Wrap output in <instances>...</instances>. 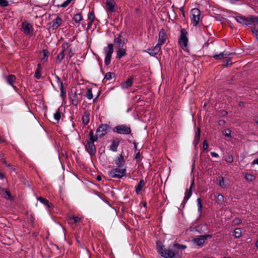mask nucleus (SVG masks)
I'll return each mask as SVG.
<instances>
[{
	"mask_svg": "<svg viewBox=\"0 0 258 258\" xmlns=\"http://www.w3.org/2000/svg\"><path fill=\"white\" fill-rule=\"evenodd\" d=\"M238 23L245 25H249L252 24H258V16H250L246 17L243 16H236L234 17Z\"/></svg>",
	"mask_w": 258,
	"mask_h": 258,
	"instance_id": "obj_1",
	"label": "nucleus"
},
{
	"mask_svg": "<svg viewBox=\"0 0 258 258\" xmlns=\"http://www.w3.org/2000/svg\"><path fill=\"white\" fill-rule=\"evenodd\" d=\"M126 174L125 168L121 169L120 168H113L110 170L108 172V175L111 178H121Z\"/></svg>",
	"mask_w": 258,
	"mask_h": 258,
	"instance_id": "obj_2",
	"label": "nucleus"
},
{
	"mask_svg": "<svg viewBox=\"0 0 258 258\" xmlns=\"http://www.w3.org/2000/svg\"><path fill=\"white\" fill-rule=\"evenodd\" d=\"M113 132L118 134L129 135L131 133V128L124 124L118 125L112 128Z\"/></svg>",
	"mask_w": 258,
	"mask_h": 258,
	"instance_id": "obj_3",
	"label": "nucleus"
},
{
	"mask_svg": "<svg viewBox=\"0 0 258 258\" xmlns=\"http://www.w3.org/2000/svg\"><path fill=\"white\" fill-rule=\"evenodd\" d=\"M187 32L186 30L184 29H181L180 35L178 39V43L182 49H184L187 47L188 38L187 37Z\"/></svg>",
	"mask_w": 258,
	"mask_h": 258,
	"instance_id": "obj_4",
	"label": "nucleus"
},
{
	"mask_svg": "<svg viewBox=\"0 0 258 258\" xmlns=\"http://www.w3.org/2000/svg\"><path fill=\"white\" fill-rule=\"evenodd\" d=\"M182 251H180V254L179 252H176V250L173 251L171 249H164L163 252H161V255L165 258H181Z\"/></svg>",
	"mask_w": 258,
	"mask_h": 258,
	"instance_id": "obj_5",
	"label": "nucleus"
},
{
	"mask_svg": "<svg viewBox=\"0 0 258 258\" xmlns=\"http://www.w3.org/2000/svg\"><path fill=\"white\" fill-rule=\"evenodd\" d=\"M191 14L192 16L191 18V23L194 26H196L200 22L201 11L199 9L194 8L191 10Z\"/></svg>",
	"mask_w": 258,
	"mask_h": 258,
	"instance_id": "obj_6",
	"label": "nucleus"
},
{
	"mask_svg": "<svg viewBox=\"0 0 258 258\" xmlns=\"http://www.w3.org/2000/svg\"><path fill=\"white\" fill-rule=\"evenodd\" d=\"M105 58L104 63L106 66H108L110 63L112 54L113 52V44L111 43L108 45V46L105 48Z\"/></svg>",
	"mask_w": 258,
	"mask_h": 258,
	"instance_id": "obj_7",
	"label": "nucleus"
},
{
	"mask_svg": "<svg viewBox=\"0 0 258 258\" xmlns=\"http://www.w3.org/2000/svg\"><path fill=\"white\" fill-rule=\"evenodd\" d=\"M110 128V126L107 124H101L97 128L96 134L98 135L99 138H101L107 134Z\"/></svg>",
	"mask_w": 258,
	"mask_h": 258,
	"instance_id": "obj_8",
	"label": "nucleus"
},
{
	"mask_svg": "<svg viewBox=\"0 0 258 258\" xmlns=\"http://www.w3.org/2000/svg\"><path fill=\"white\" fill-rule=\"evenodd\" d=\"M124 33L121 32L117 37L114 39V42L116 44L117 47H123L126 43L127 40L123 36Z\"/></svg>",
	"mask_w": 258,
	"mask_h": 258,
	"instance_id": "obj_9",
	"label": "nucleus"
},
{
	"mask_svg": "<svg viewBox=\"0 0 258 258\" xmlns=\"http://www.w3.org/2000/svg\"><path fill=\"white\" fill-rule=\"evenodd\" d=\"M85 149L90 156H94L96 152V147L94 143L87 141V144L85 145Z\"/></svg>",
	"mask_w": 258,
	"mask_h": 258,
	"instance_id": "obj_10",
	"label": "nucleus"
},
{
	"mask_svg": "<svg viewBox=\"0 0 258 258\" xmlns=\"http://www.w3.org/2000/svg\"><path fill=\"white\" fill-rule=\"evenodd\" d=\"M24 33L26 35H31L33 33V29L32 26L27 22H24L22 24Z\"/></svg>",
	"mask_w": 258,
	"mask_h": 258,
	"instance_id": "obj_11",
	"label": "nucleus"
},
{
	"mask_svg": "<svg viewBox=\"0 0 258 258\" xmlns=\"http://www.w3.org/2000/svg\"><path fill=\"white\" fill-rule=\"evenodd\" d=\"M167 38L165 31L164 29H162L159 33L158 43L157 45H159L160 47L163 45Z\"/></svg>",
	"mask_w": 258,
	"mask_h": 258,
	"instance_id": "obj_12",
	"label": "nucleus"
},
{
	"mask_svg": "<svg viewBox=\"0 0 258 258\" xmlns=\"http://www.w3.org/2000/svg\"><path fill=\"white\" fill-rule=\"evenodd\" d=\"M62 19L57 16V18L53 20L51 23L49 24V28H52L53 30L57 29L62 24Z\"/></svg>",
	"mask_w": 258,
	"mask_h": 258,
	"instance_id": "obj_13",
	"label": "nucleus"
},
{
	"mask_svg": "<svg viewBox=\"0 0 258 258\" xmlns=\"http://www.w3.org/2000/svg\"><path fill=\"white\" fill-rule=\"evenodd\" d=\"M125 162L124 156L122 155V153L119 155V157H118L115 160V163L117 167L118 168L123 167L125 165Z\"/></svg>",
	"mask_w": 258,
	"mask_h": 258,
	"instance_id": "obj_14",
	"label": "nucleus"
},
{
	"mask_svg": "<svg viewBox=\"0 0 258 258\" xmlns=\"http://www.w3.org/2000/svg\"><path fill=\"white\" fill-rule=\"evenodd\" d=\"M0 194L3 198L7 200L12 199V196L10 191L6 188H1Z\"/></svg>",
	"mask_w": 258,
	"mask_h": 258,
	"instance_id": "obj_15",
	"label": "nucleus"
},
{
	"mask_svg": "<svg viewBox=\"0 0 258 258\" xmlns=\"http://www.w3.org/2000/svg\"><path fill=\"white\" fill-rule=\"evenodd\" d=\"M160 49L161 47H160L159 45H156L154 48H148L146 52L149 53L151 56H155L159 52Z\"/></svg>",
	"mask_w": 258,
	"mask_h": 258,
	"instance_id": "obj_16",
	"label": "nucleus"
},
{
	"mask_svg": "<svg viewBox=\"0 0 258 258\" xmlns=\"http://www.w3.org/2000/svg\"><path fill=\"white\" fill-rule=\"evenodd\" d=\"M120 143V140L116 138L112 141V143L109 147L110 150L113 152H116L117 147Z\"/></svg>",
	"mask_w": 258,
	"mask_h": 258,
	"instance_id": "obj_17",
	"label": "nucleus"
},
{
	"mask_svg": "<svg viewBox=\"0 0 258 258\" xmlns=\"http://www.w3.org/2000/svg\"><path fill=\"white\" fill-rule=\"evenodd\" d=\"M106 7L107 9L110 12H113L115 11V3L113 0H107L106 1Z\"/></svg>",
	"mask_w": 258,
	"mask_h": 258,
	"instance_id": "obj_18",
	"label": "nucleus"
},
{
	"mask_svg": "<svg viewBox=\"0 0 258 258\" xmlns=\"http://www.w3.org/2000/svg\"><path fill=\"white\" fill-rule=\"evenodd\" d=\"M192 242L199 247H203L205 243L204 239L201 237V235L199 237L194 238Z\"/></svg>",
	"mask_w": 258,
	"mask_h": 258,
	"instance_id": "obj_19",
	"label": "nucleus"
},
{
	"mask_svg": "<svg viewBox=\"0 0 258 258\" xmlns=\"http://www.w3.org/2000/svg\"><path fill=\"white\" fill-rule=\"evenodd\" d=\"M37 200L45 205L48 208H52L53 207V204L50 203L46 199L43 198L42 197H39L37 198Z\"/></svg>",
	"mask_w": 258,
	"mask_h": 258,
	"instance_id": "obj_20",
	"label": "nucleus"
},
{
	"mask_svg": "<svg viewBox=\"0 0 258 258\" xmlns=\"http://www.w3.org/2000/svg\"><path fill=\"white\" fill-rule=\"evenodd\" d=\"M133 81H134V78L132 77H130L125 82L121 83V87L122 88L125 89V88H128V87H131L133 85Z\"/></svg>",
	"mask_w": 258,
	"mask_h": 258,
	"instance_id": "obj_21",
	"label": "nucleus"
},
{
	"mask_svg": "<svg viewBox=\"0 0 258 258\" xmlns=\"http://www.w3.org/2000/svg\"><path fill=\"white\" fill-rule=\"evenodd\" d=\"M201 137V129L199 127H197V132L195 133V139L194 141V144H195V147H197L200 140Z\"/></svg>",
	"mask_w": 258,
	"mask_h": 258,
	"instance_id": "obj_22",
	"label": "nucleus"
},
{
	"mask_svg": "<svg viewBox=\"0 0 258 258\" xmlns=\"http://www.w3.org/2000/svg\"><path fill=\"white\" fill-rule=\"evenodd\" d=\"M118 50L116 51L117 58L120 59L122 57L126 55V50L123 48V47H117Z\"/></svg>",
	"mask_w": 258,
	"mask_h": 258,
	"instance_id": "obj_23",
	"label": "nucleus"
},
{
	"mask_svg": "<svg viewBox=\"0 0 258 258\" xmlns=\"http://www.w3.org/2000/svg\"><path fill=\"white\" fill-rule=\"evenodd\" d=\"M62 47L63 48V50L57 56L56 61L58 63H60L64 57V51L66 50V48L64 44L62 45Z\"/></svg>",
	"mask_w": 258,
	"mask_h": 258,
	"instance_id": "obj_24",
	"label": "nucleus"
},
{
	"mask_svg": "<svg viewBox=\"0 0 258 258\" xmlns=\"http://www.w3.org/2000/svg\"><path fill=\"white\" fill-rule=\"evenodd\" d=\"M89 141H88L89 142L91 143H94V142H96L97 141L98 138L99 137L98 135L97 134L95 136H94L93 131L92 130H91L89 133Z\"/></svg>",
	"mask_w": 258,
	"mask_h": 258,
	"instance_id": "obj_25",
	"label": "nucleus"
},
{
	"mask_svg": "<svg viewBox=\"0 0 258 258\" xmlns=\"http://www.w3.org/2000/svg\"><path fill=\"white\" fill-rule=\"evenodd\" d=\"M90 120V114L89 112L85 111L84 115L83 116L82 121L84 125H87Z\"/></svg>",
	"mask_w": 258,
	"mask_h": 258,
	"instance_id": "obj_26",
	"label": "nucleus"
},
{
	"mask_svg": "<svg viewBox=\"0 0 258 258\" xmlns=\"http://www.w3.org/2000/svg\"><path fill=\"white\" fill-rule=\"evenodd\" d=\"M41 64L38 63L37 65V68L35 72L34 77L37 79H39L41 76Z\"/></svg>",
	"mask_w": 258,
	"mask_h": 258,
	"instance_id": "obj_27",
	"label": "nucleus"
},
{
	"mask_svg": "<svg viewBox=\"0 0 258 258\" xmlns=\"http://www.w3.org/2000/svg\"><path fill=\"white\" fill-rule=\"evenodd\" d=\"M16 79V77L13 75H11L7 77V82L11 86H12L13 87H14L13 84L15 82Z\"/></svg>",
	"mask_w": 258,
	"mask_h": 258,
	"instance_id": "obj_28",
	"label": "nucleus"
},
{
	"mask_svg": "<svg viewBox=\"0 0 258 258\" xmlns=\"http://www.w3.org/2000/svg\"><path fill=\"white\" fill-rule=\"evenodd\" d=\"M145 182L144 180L143 179H141L140 182L138 184V185L136 187V193L139 194V192L142 189V188L144 187V186L145 185Z\"/></svg>",
	"mask_w": 258,
	"mask_h": 258,
	"instance_id": "obj_29",
	"label": "nucleus"
},
{
	"mask_svg": "<svg viewBox=\"0 0 258 258\" xmlns=\"http://www.w3.org/2000/svg\"><path fill=\"white\" fill-rule=\"evenodd\" d=\"M192 195V191L191 190H186V192L185 193V197L184 198L183 202L182 203V205H183V206H184L186 202L187 201V200L189 199V198L190 197V196Z\"/></svg>",
	"mask_w": 258,
	"mask_h": 258,
	"instance_id": "obj_30",
	"label": "nucleus"
},
{
	"mask_svg": "<svg viewBox=\"0 0 258 258\" xmlns=\"http://www.w3.org/2000/svg\"><path fill=\"white\" fill-rule=\"evenodd\" d=\"M83 20V17L80 13L76 14L73 17V20L77 23H80Z\"/></svg>",
	"mask_w": 258,
	"mask_h": 258,
	"instance_id": "obj_31",
	"label": "nucleus"
},
{
	"mask_svg": "<svg viewBox=\"0 0 258 258\" xmlns=\"http://www.w3.org/2000/svg\"><path fill=\"white\" fill-rule=\"evenodd\" d=\"M233 235L236 238H240L242 235L241 229L239 228H237L235 229L233 231Z\"/></svg>",
	"mask_w": 258,
	"mask_h": 258,
	"instance_id": "obj_32",
	"label": "nucleus"
},
{
	"mask_svg": "<svg viewBox=\"0 0 258 258\" xmlns=\"http://www.w3.org/2000/svg\"><path fill=\"white\" fill-rule=\"evenodd\" d=\"M227 55H228L227 53H224L223 52L219 54H215L213 57L215 59H222L224 58L227 57Z\"/></svg>",
	"mask_w": 258,
	"mask_h": 258,
	"instance_id": "obj_33",
	"label": "nucleus"
},
{
	"mask_svg": "<svg viewBox=\"0 0 258 258\" xmlns=\"http://www.w3.org/2000/svg\"><path fill=\"white\" fill-rule=\"evenodd\" d=\"M42 53L43 54V57L41 58V60L46 62L47 60L49 53L47 49H43L42 51Z\"/></svg>",
	"mask_w": 258,
	"mask_h": 258,
	"instance_id": "obj_34",
	"label": "nucleus"
},
{
	"mask_svg": "<svg viewBox=\"0 0 258 258\" xmlns=\"http://www.w3.org/2000/svg\"><path fill=\"white\" fill-rule=\"evenodd\" d=\"M60 96L62 99L66 97V89L64 88L63 83L61 82L60 85Z\"/></svg>",
	"mask_w": 258,
	"mask_h": 258,
	"instance_id": "obj_35",
	"label": "nucleus"
},
{
	"mask_svg": "<svg viewBox=\"0 0 258 258\" xmlns=\"http://www.w3.org/2000/svg\"><path fill=\"white\" fill-rule=\"evenodd\" d=\"M156 245L157 247L158 251L161 254V252H163V247L164 246L162 243V242L159 240L157 241Z\"/></svg>",
	"mask_w": 258,
	"mask_h": 258,
	"instance_id": "obj_36",
	"label": "nucleus"
},
{
	"mask_svg": "<svg viewBox=\"0 0 258 258\" xmlns=\"http://www.w3.org/2000/svg\"><path fill=\"white\" fill-rule=\"evenodd\" d=\"M217 180L219 181V184L222 188L226 187V185L224 182L225 179L223 176H218Z\"/></svg>",
	"mask_w": 258,
	"mask_h": 258,
	"instance_id": "obj_37",
	"label": "nucleus"
},
{
	"mask_svg": "<svg viewBox=\"0 0 258 258\" xmlns=\"http://www.w3.org/2000/svg\"><path fill=\"white\" fill-rule=\"evenodd\" d=\"M209 157L208 155L204 153V151H202L200 157V160L202 161H206L207 160H209Z\"/></svg>",
	"mask_w": 258,
	"mask_h": 258,
	"instance_id": "obj_38",
	"label": "nucleus"
},
{
	"mask_svg": "<svg viewBox=\"0 0 258 258\" xmlns=\"http://www.w3.org/2000/svg\"><path fill=\"white\" fill-rule=\"evenodd\" d=\"M244 177L248 181H252L255 179L254 176L249 173H245Z\"/></svg>",
	"mask_w": 258,
	"mask_h": 258,
	"instance_id": "obj_39",
	"label": "nucleus"
},
{
	"mask_svg": "<svg viewBox=\"0 0 258 258\" xmlns=\"http://www.w3.org/2000/svg\"><path fill=\"white\" fill-rule=\"evenodd\" d=\"M88 19L89 21H91L92 22L94 21L95 19V16L93 10H92V11L89 12L88 16Z\"/></svg>",
	"mask_w": 258,
	"mask_h": 258,
	"instance_id": "obj_40",
	"label": "nucleus"
},
{
	"mask_svg": "<svg viewBox=\"0 0 258 258\" xmlns=\"http://www.w3.org/2000/svg\"><path fill=\"white\" fill-rule=\"evenodd\" d=\"M115 74L114 73L112 72H108L107 73L105 76H104V79L106 80H110L112 78L115 77Z\"/></svg>",
	"mask_w": 258,
	"mask_h": 258,
	"instance_id": "obj_41",
	"label": "nucleus"
},
{
	"mask_svg": "<svg viewBox=\"0 0 258 258\" xmlns=\"http://www.w3.org/2000/svg\"><path fill=\"white\" fill-rule=\"evenodd\" d=\"M198 202V212L201 214L202 212L203 205H202V201L201 198H198L197 199Z\"/></svg>",
	"mask_w": 258,
	"mask_h": 258,
	"instance_id": "obj_42",
	"label": "nucleus"
},
{
	"mask_svg": "<svg viewBox=\"0 0 258 258\" xmlns=\"http://www.w3.org/2000/svg\"><path fill=\"white\" fill-rule=\"evenodd\" d=\"M86 97L88 99H91L93 98V94L91 88H88L86 91Z\"/></svg>",
	"mask_w": 258,
	"mask_h": 258,
	"instance_id": "obj_43",
	"label": "nucleus"
},
{
	"mask_svg": "<svg viewBox=\"0 0 258 258\" xmlns=\"http://www.w3.org/2000/svg\"><path fill=\"white\" fill-rule=\"evenodd\" d=\"M224 197L222 194H218L217 198V202L219 204H221L224 202Z\"/></svg>",
	"mask_w": 258,
	"mask_h": 258,
	"instance_id": "obj_44",
	"label": "nucleus"
},
{
	"mask_svg": "<svg viewBox=\"0 0 258 258\" xmlns=\"http://www.w3.org/2000/svg\"><path fill=\"white\" fill-rule=\"evenodd\" d=\"M173 247L177 248V249H185L186 248V246L185 245L180 244L178 243H174L173 244Z\"/></svg>",
	"mask_w": 258,
	"mask_h": 258,
	"instance_id": "obj_45",
	"label": "nucleus"
},
{
	"mask_svg": "<svg viewBox=\"0 0 258 258\" xmlns=\"http://www.w3.org/2000/svg\"><path fill=\"white\" fill-rule=\"evenodd\" d=\"M104 202L108 204L110 207H111V204L109 203V201H108L106 199H105V196L104 194L99 193L97 195Z\"/></svg>",
	"mask_w": 258,
	"mask_h": 258,
	"instance_id": "obj_46",
	"label": "nucleus"
},
{
	"mask_svg": "<svg viewBox=\"0 0 258 258\" xmlns=\"http://www.w3.org/2000/svg\"><path fill=\"white\" fill-rule=\"evenodd\" d=\"M72 0H67L66 2H64L63 4L61 5H58L56 6L57 7H62V8H66L72 2Z\"/></svg>",
	"mask_w": 258,
	"mask_h": 258,
	"instance_id": "obj_47",
	"label": "nucleus"
},
{
	"mask_svg": "<svg viewBox=\"0 0 258 258\" xmlns=\"http://www.w3.org/2000/svg\"><path fill=\"white\" fill-rule=\"evenodd\" d=\"M232 64V58L231 57H228L225 61V63L223 64V66L225 67H228L229 65H231Z\"/></svg>",
	"mask_w": 258,
	"mask_h": 258,
	"instance_id": "obj_48",
	"label": "nucleus"
},
{
	"mask_svg": "<svg viewBox=\"0 0 258 258\" xmlns=\"http://www.w3.org/2000/svg\"><path fill=\"white\" fill-rule=\"evenodd\" d=\"M209 147V144L208 143V142L207 140H204L203 142V150L202 151H206L208 150Z\"/></svg>",
	"mask_w": 258,
	"mask_h": 258,
	"instance_id": "obj_49",
	"label": "nucleus"
},
{
	"mask_svg": "<svg viewBox=\"0 0 258 258\" xmlns=\"http://www.w3.org/2000/svg\"><path fill=\"white\" fill-rule=\"evenodd\" d=\"M9 6V2L7 0H0V6L6 7Z\"/></svg>",
	"mask_w": 258,
	"mask_h": 258,
	"instance_id": "obj_50",
	"label": "nucleus"
},
{
	"mask_svg": "<svg viewBox=\"0 0 258 258\" xmlns=\"http://www.w3.org/2000/svg\"><path fill=\"white\" fill-rule=\"evenodd\" d=\"M225 160L227 162L231 163L233 161V156L231 155H228L226 156Z\"/></svg>",
	"mask_w": 258,
	"mask_h": 258,
	"instance_id": "obj_51",
	"label": "nucleus"
},
{
	"mask_svg": "<svg viewBox=\"0 0 258 258\" xmlns=\"http://www.w3.org/2000/svg\"><path fill=\"white\" fill-rule=\"evenodd\" d=\"M60 117H61V112L58 110L55 113H54V117L56 120L58 121L60 119Z\"/></svg>",
	"mask_w": 258,
	"mask_h": 258,
	"instance_id": "obj_52",
	"label": "nucleus"
},
{
	"mask_svg": "<svg viewBox=\"0 0 258 258\" xmlns=\"http://www.w3.org/2000/svg\"><path fill=\"white\" fill-rule=\"evenodd\" d=\"M141 154L139 152H138L136 156H135V159L136 160V162L137 163H139L141 161Z\"/></svg>",
	"mask_w": 258,
	"mask_h": 258,
	"instance_id": "obj_53",
	"label": "nucleus"
},
{
	"mask_svg": "<svg viewBox=\"0 0 258 258\" xmlns=\"http://www.w3.org/2000/svg\"><path fill=\"white\" fill-rule=\"evenodd\" d=\"M231 130L228 128L224 130V131H223L224 135L228 137L231 136Z\"/></svg>",
	"mask_w": 258,
	"mask_h": 258,
	"instance_id": "obj_54",
	"label": "nucleus"
},
{
	"mask_svg": "<svg viewBox=\"0 0 258 258\" xmlns=\"http://www.w3.org/2000/svg\"><path fill=\"white\" fill-rule=\"evenodd\" d=\"M252 33L255 37L256 39L258 40V28L255 29V28H254L253 29H252Z\"/></svg>",
	"mask_w": 258,
	"mask_h": 258,
	"instance_id": "obj_55",
	"label": "nucleus"
},
{
	"mask_svg": "<svg viewBox=\"0 0 258 258\" xmlns=\"http://www.w3.org/2000/svg\"><path fill=\"white\" fill-rule=\"evenodd\" d=\"M232 223L235 225H238L241 223V220L238 218H236L233 220Z\"/></svg>",
	"mask_w": 258,
	"mask_h": 258,
	"instance_id": "obj_56",
	"label": "nucleus"
},
{
	"mask_svg": "<svg viewBox=\"0 0 258 258\" xmlns=\"http://www.w3.org/2000/svg\"><path fill=\"white\" fill-rule=\"evenodd\" d=\"M201 237H202L203 239H204V241H205V240H207L208 238H211L212 237V235L204 234L203 235H201Z\"/></svg>",
	"mask_w": 258,
	"mask_h": 258,
	"instance_id": "obj_57",
	"label": "nucleus"
},
{
	"mask_svg": "<svg viewBox=\"0 0 258 258\" xmlns=\"http://www.w3.org/2000/svg\"><path fill=\"white\" fill-rule=\"evenodd\" d=\"M71 100L72 104L73 105H74V106H77L78 105V104L79 101V99H72Z\"/></svg>",
	"mask_w": 258,
	"mask_h": 258,
	"instance_id": "obj_58",
	"label": "nucleus"
},
{
	"mask_svg": "<svg viewBox=\"0 0 258 258\" xmlns=\"http://www.w3.org/2000/svg\"><path fill=\"white\" fill-rule=\"evenodd\" d=\"M71 219H73L74 223H76L80 220V218L78 216H74Z\"/></svg>",
	"mask_w": 258,
	"mask_h": 258,
	"instance_id": "obj_59",
	"label": "nucleus"
},
{
	"mask_svg": "<svg viewBox=\"0 0 258 258\" xmlns=\"http://www.w3.org/2000/svg\"><path fill=\"white\" fill-rule=\"evenodd\" d=\"M195 187V180L193 178L192 179V181H191V184H190V186L189 187V190H191V191L192 190V189L194 188Z\"/></svg>",
	"mask_w": 258,
	"mask_h": 258,
	"instance_id": "obj_60",
	"label": "nucleus"
},
{
	"mask_svg": "<svg viewBox=\"0 0 258 258\" xmlns=\"http://www.w3.org/2000/svg\"><path fill=\"white\" fill-rule=\"evenodd\" d=\"M220 112L222 116H225L227 115V112L225 111L224 110H221L220 111Z\"/></svg>",
	"mask_w": 258,
	"mask_h": 258,
	"instance_id": "obj_61",
	"label": "nucleus"
},
{
	"mask_svg": "<svg viewBox=\"0 0 258 258\" xmlns=\"http://www.w3.org/2000/svg\"><path fill=\"white\" fill-rule=\"evenodd\" d=\"M94 22H92L91 21H90V22L88 23V26H87V28L88 29H90L91 28V27H92V24Z\"/></svg>",
	"mask_w": 258,
	"mask_h": 258,
	"instance_id": "obj_62",
	"label": "nucleus"
},
{
	"mask_svg": "<svg viewBox=\"0 0 258 258\" xmlns=\"http://www.w3.org/2000/svg\"><path fill=\"white\" fill-rule=\"evenodd\" d=\"M55 78L57 81V83H58V84L59 85H61V82H62L61 81L60 78L59 77H58L57 76H56Z\"/></svg>",
	"mask_w": 258,
	"mask_h": 258,
	"instance_id": "obj_63",
	"label": "nucleus"
},
{
	"mask_svg": "<svg viewBox=\"0 0 258 258\" xmlns=\"http://www.w3.org/2000/svg\"><path fill=\"white\" fill-rule=\"evenodd\" d=\"M253 120L255 123L258 124V116H253Z\"/></svg>",
	"mask_w": 258,
	"mask_h": 258,
	"instance_id": "obj_64",
	"label": "nucleus"
}]
</instances>
